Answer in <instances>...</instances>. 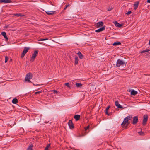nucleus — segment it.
<instances>
[{"label":"nucleus","mask_w":150,"mask_h":150,"mask_svg":"<svg viewBox=\"0 0 150 150\" xmlns=\"http://www.w3.org/2000/svg\"><path fill=\"white\" fill-rule=\"evenodd\" d=\"M126 63H125L123 61L120 59H118L116 62L115 67H119L122 66L123 68L125 67L126 65Z\"/></svg>","instance_id":"f257e3e1"},{"label":"nucleus","mask_w":150,"mask_h":150,"mask_svg":"<svg viewBox=\"0 0 150 150\" xmlns=\"http://www.w3.org/2000/svg\"><path fill=\"white\" fill-rule=\"evenodd\" d=\"M132 118V116L130 115L127 116L124 118L123 121L121 124V125L123 127H125V125L126 124L127 122H128L129 120L131 119Z\"/></svg>","instance_id":"f03ea898"},{"label":"nucleus","mask_w":150,"mask_h":150,"mask_svg":"<svg viewBox=\"0 0 150 150\" xmlns=\"http://www.w3.org/2000/svg\"><path fill=\"white\" fill-rule=\"evenodd\" d=\"M132 118V116L130 115L127 116L124 118L123 121L121 124V125L123 127H125V125L126 124L127 122H128L129 120L131 119Z\"/></svg>","instance_id":"7ed1b4c3"},{"label":"nucleus","mask_w":150,"mask_h":150,"mask_svg":"<svg viewBox=\"0 0 150 150\" xmlns=\"http://www.w3.org/2000/svg\"><path fill=\"white\" fill-rule=\"evenodd\" d=\"M33 77V74L31 73H29L27 74L25 77V81L28 82H31L30 79Z\"/></svg>","instance_id":"20e7f679"},{"label":"nucleus","mask_w":150,"mask_h":150,"mask_svg":"<svg viewBox=\"0 0 150 150\" xmlns=\"http://www.w3.org/2000/svg\"><path fill=\"white\" fill-rule=\"evenodd\" d=\"M38 54V50H35L34 51V53L33 54L31 59L30 60L31 62H32L34 60L35 58Z\"/></svg>","instance_id":"39448f33"},{"label":"nucleus","mask_w":150,"mask_h":150,"mask_svg":"<svg viewBox=\"0 0 150 150\" xmlns=\"http://www.w3.org/2000/svg\"><path fill=\"white\" fill-rule=\"evenodd\" d=\"M29 49L30 48L29 47H25L24 48V49L21 54V58H23L24 57Z\"/></svg>","instance_id":"423d86ee"},{"label":"nucleus","mask_w":150,"mask_h":150,"mask_svg":"<svg viewBox=\"0 0 150 150\" xmlns=\"http://www.w3.org/2000/svg\"><path fill=\"white\" fill-rule=\"evenodd\" d=\"M148 120V116L147 115H144L143 116V120L142 122V125L145 126L146 124V123Z\"/></svg>","instance_id":"0eeeda50"},{"label":"nucleus","mask_w":150,"mask_h":150,"mask_svg":"<svg viewBox=\"0 0 150 150\" xmlns=\"http://www.w3.org/2000/svg\"><path fill=\"white\" fill-rule=\"evenodd\" d=\"M68 124L69 128L71 129H72L74 128V126L71 120H69V121Z\"/></svg>","instance_id":"6e6552de"},{"label":"nucleus","mask_w":150,"mask_h":150,"mask_svg":"<svg viewBox=\"0 0 150 150\" xmlns=\"http://www.w3.org/2000/svg\"><path fill=\"white\" fill-rule=\"evenodd\" d=\"M138 118L137 116H136L133 118L132 124L134 125L136 124L138 122Z\"/></svg>","instance_id":"1a4fd4ad"},{"label":"nucleus","mask_w":150,"mask_h":150,"mask_svg":"<svg viewBox=\"0 0 150 150\" xmlns=\"http://www.w3.org/2000/svg\"><path fill=\"white\" fill-rule=\"evenodd\" d=\"M115 105L118 108H120L123 109L124 108L120 104H119V102L118 101H116L115 102Z\"/></svg>","instance_id":"9d476101"},{"label":"nucleus","mask_w":150,"mask_h":150,"mask_svg":"<svg viewBox=\"0 0 150 150\" xmlns=\"http://www.w3.org/2000/svg\"><path fill=\"white\" fill-rule=\"evenodd\" d=\"M12 2L11 0H0V3H8Z\"/></svg>","instance_id":"9b49d317"},{"label":"nucleus","mask_w":150,"mask_h":150,"mask_svg":"<svg viewBox=\"0 0 150 150\" xmlns=\"http://www.w3.org/2000/svg\"><path fill=\"white\" fill-rule=\"evenodd\" d=\"M129 91L131 92V95L135 96L137 93V92L133 89H131Z\"/></svg>","instance_id":"f8f14e48"},{"label":"nucleus","mask_w":150,"mask_h":150,"mask_svg":"<svg viewBox=\"0 0 150 150\" xmlns=\"http://www.w3.org/2000/svg\"><path fill=\"white\" fill-rule=\"evenodd\" d=\"M13 15L15 16L20 17H24L25 16V15H22L21 13H15Z\"/></svg>","instance_id":"ddd939ff"},{"label":"nucleus","mask_w":150,"mask_h":150,"mask_svg":"<svg viewBox=\"0 0 150 150\" xmlns=\"http://www.w3.org/2000/svg\"><path fill=\"white\" fill-rule=\"evenodd\" d=\"M105 27H103L97 30H96L95 31L96 32H99L103 31V30H105Z\"/></svg>","instance_id":"4468645a"},{"label":"nucleus","mask_w":150,"mask_h":150,"mask_svg":"<svg viewBox=\"0 0 150 150\" xmlns=\"http://www.w3.org/2000/svg\"><path fill=\"white\" fill-rule=\"evenodd\" d=\"M104 23L102 21H100L99 22H98L97 23V26L98 27H99L100 26H103V25Z\"/></svg>","instance_id":"2eb2a0df"},{"label":"nucleus","mask_w":150,"mask_h":150,"mask_svg":"<svg viewBox=\"0 0 150 150\" xmlns=\"http://www.w3.org/2000/svg\"><path fill=\"white\" fill-rule=\"evenodd\" d=\"M1 34L3 35L4 38L6 40H8V38L6 36V33L5 32H2L1 33Z\"/></svg>","instance_id":"dca6fc26"},{"label":"nucleus","mask_w":150,"mask_h":150,"mask_svg":"<svg viewBox=\"0 0 150 150\" xmlns=\"http://www.w3.org/2000/svg\"><path fill=\"white\" fill-rule=\"evenodd\" d=\"M115 25L116 26L118 27H120L122 25V24H120L118 23L117 21H115L114 23Z\"/></svg>","instance_id":"f3484780"},{"label":"nucleus","mask_w":150,"mask_h":150,"mask_svg":"<svg viewBox=\"0 0 150 150\" xmlns=\"http://www.w3.org/2000/svg\"><path fill=\"white\" fill-rule=\"evenodd\" d=\"M80 116L79 115H75L74 117V118L76 120V121L78 120L80 118Z\"/></svg>","instance_id":"a211bd4d"},{"label":"nucleus","mask_w":150,"mask_h":150,"mask_svg":"<svg viewBox=\"0 0 150 150\" xmlns=\"http://www.w3.org/2000/svg\"><path fill=\"white\" fill-rule=\"evenodd\" d=\"M56 11H47L46 12V13L49 15H52L54 13H55Z\"/></svg>","instance_id":"6ab92c4d"},{"label":"nucleus","mask_w":150,"mask_h":150,"mask_svg":"<svg viewBox=\"0 0 150 150\" xmlns=\"http://www.w3.org/2000/svg\"><path fill=\"white\" fill-rule=\"evenodd\" d=\"M77 54L78 55L79 57V58H80L81 59H82L83 58V55L82 53L81 52L79 51Z\"/></svg>","instance_id":"aec40b11"},{"label":"nucleus","mask_w":150,"mask_h":150,"mask_svg":"<svg viewBox=\"0 0 150 150\" xmlns=\"http://www.w3.org/2000/svg\"><path fill=\"white\" fill-rule=\"evenodd\" d=\"M18 101V100L16 98H14L13 99L12 101V103L13 104H16L17 103Z\"/></svg>","instance_id":"412c9836"},{"label":"nucleus","mask_w":150,"mask_h":150,"mask_svg":"<svg viewBox=\"0 0 150 150\" xmlns=\"http://www.w3.org/2000/svg\"><path fill=\"white\" fill-rule=\"evenodd\" d=\"M33 147V145L32 144H31L29 145L27 150H33L32 148Z\"/></svg>","instance_id":"4be33fe9"},{"label":"nucleus","mask_w":150,"mask_h":150,"mask_svg":"<svg viewBox=\"0 0 150 150\" xmlns=\"http://www.w3.org/2000/svg\"><path fill=\"white\" fill-rule=\"evenodd\" d=\"M78 57H76L75 58V64H78Z\"/></svg>","instance_id":"5701e85b"},{"label":"nucleus","mask_w":150,"mask_h":150,"mask_svg":"<svg viewBox=\"0 0 150 150\" xmlns=\"http://www.w3.org/2000/svg\"><path fill=\"white\" fill-rule=\"evenodd\" d=\"M121 44V43L120 42H116L114 43L113 44V45L114 46L118 45Z\"/></svg>","instance_id":"b1692460"},{"label":"nucleus","mask_w":150,"mask_h":150,"mask_svg":"<svg viewBox=\"0 0 150 150\" xmlns=\"http://www.w3.org/2000/svg\"><path fill=\"white\" fill-rule=\"evenodd\" d=\"M149 51V49H146L145 50H143L142 51H140V53H144L146 52H148Z\"/></svg>","instance_id":"393cba45"},{"label":"nucleus","mask_w":150,"mask_h":150,"mask_svg":"<svg viewBox=\"0 0 150 150\" xmlns=\"http://www.w3.org/2000/svg\"><path fill=\"white\" fill-rule=\"evenodd\" d=\"M76 86L77 87H81L82 86V84L80 83H77L76 84Z\"/></svg>","instance_id":"a878e982"},{"label":"nucleus","mask_w":150,"mask_h":150,"mask_svg":"<svg viewBox=\"0 0 150 150\" xmlns=\"http://www.w3.org/2000/svg\"><path fill=\"white\" fill-rule=\"evenodd\" d=\"M139 2H138L136 4H134V6H135V7L134 8V9H136L138 7V5H139Z\"/></svg>","instance_id":"bb28decb"},{"label":"nucleus","mask_w":150,"mask_h":150,"mask_svg":"<svg viewBox=\"0 0 150 150\" xmlns=\"http://www.w3.org/2000/svg\"><path fill=\"white\" fill-rule=\"evenodd\" d=\"M146 56L150 57V50H149V51L147 52V54H146Z\"/></svg>","instance_id":"cd10ccee"},{"label":"nucleus","mask_w":150,"mask_h":150,"mask_svg":"<svg viewBox=\"0 0 150 150\" xmlns=\"http://www.w3.org/2000/svg\"><path fill=\"white\" fill-rule=\"evenodd\" d=\"M139 134L141 136H143L144 135V132L142 131H140L138 132Z\"/></svg>","instance_id":"c85d7f7f"},{"label":"nucleus","mask_w":150,"mask_h":150,"mask_svg":"<svg viewBox=\"0 0 150 150\" xmlns=\"http://www.w3.org/2000/svg\"><path fill=\"white\" fill-rule=\"evenodd\" d=\"M8 59V58L7 56H6L5 57V63H6Z\"/></svg>","instance_id":"c756f323"},{"label":"nucleus","mask_w":150,"mask_h":150,"mask_svg":"<svg viewBox=\"0 0 150 150\" xmlns=\"http://www.w3.org/2000/svg\"><path fill=\"white\" fill-rule=\"evenodd\" d=\"M90 126L88 125L86 127H85L84 129L85 131H87L88 129L89 128Z\"/></svg>","instance_id":"7c9ffc66"},{"label":"nucleus","mask_w":150,"mask_h":150,"mask_svg":"<svg viewBox=\"0 0 150 150\" xmlns=\"http://www.w3.org/2000/svg\"><path fill=\"white\" fill-rule=\"evenodd\" d=\"M64 85L67 86L68 87L70 88V86L69 83H65Z\"/></svg>","instance_id":"2f4dec72"},{"label":"nucleus","mask_w":150,"mask_h":150,"mask_svg":"<svg viewBox=\"0 0 150 150\" xmlns=\"http://www.w3.org/2000/svg\"><path fill=\"white\" fill-rule=\"evenodd\" d=\"M48 40V38H46L45 39H41L39 40V41H43L46 40Z\"/></svg>","instance_id":"473e14b6"},{"label":"nucleus","mask_w":150,"mask_h":150,"mask_svg":"<svg viewBox=\"0 0 150 150\" xmlns=\"http://www.w3.org/2000/svg\"><path fill=\"white\" fill-rule=\"evenodd\" d=\"M108 110L105 109V113L107 114V115H110V114L108 113Z\"/></svg>","instance_id":"72a5a7b5"},{"label":"nucleus","mask_w":150,"mask_h":150,"mask_svg":"<svg viewBox=\"0 0 150 150\" xmlns=\"http://www.w3.org/2000/svg\"><path fill=\"white\" fill-rule=\"evenodd\" d=\"M130 123V122L128 121V122H127L126 124V125L125 126V128L126 129H127V126L128 125H129V124Z\"/></svg>","instance_id":"f704fd0d"},{"label":"nucleus","mask_w":150,"mask_h":150,"mask_svg":"<svg viewBox=\"0 0 150 150\" xmlns=\"http://www.w3.org/2000/svg\"><path fill=\"white\" fill-rule=\"evenodd\" d=\"M42 93V91H39L38 92H36L35 93V94L36 95L37 94H39Z\"/></svg>","instance_id":"c9c22d12"},{"label":"nucleus","mask_w":150,"mask_h":150,"mask_svg":"<svg viewBox=\"0 0 150 150\" xmlns=\"http://www.w3.org/2000/svg\"><path fill=\"white\" fill-rule=\"evenodd\" d=\"M132 13V12L131 11H129L128 12H127V13H126V14L127 15H129V14H130Z\"/></svg>","instance_id":"e433bc0d"},{"label":"nucleus","mask_w":150,"mask_h":150,"mask_svg":"<svg viewBox=\"0 0 150 150\" xmlns=\"http://www.w3.org/2000/svg\"><path fill=\"white\" fill-rule=\"evenodd\" d=\"M53 92L55 93H58V91L55 90H53Z\"/></svg>","instance_id":"4c0bfd02"},{"label":"nucleus","mask_w":150,"mask_h":150,"mask_svg":"<svg viewBox=\"0 0 150 150\" xmlns=\"http://www.w3.org/2000/svg\"><path fill=\"white\" fill-rule=\"evenodd\" d=\"M50 146V144H48L45 147L46 148H47L48 149L49 147Z\"/></svg>","instance_id":"58836bf2"},{"label":"nucleus","mask_w":150,"mask_h":150,"mask_svg":"<svg viewBox=\"0 0 150 150\" xmlns=\"http://www.w3.org/2000/svg\"><path fill=\"white\" fill-rule=\"evenodd\" d=\"M110 108V106H108L107 108H106V109L107 110H108V109H109V108Z\"/></svg>","instance_id":"ea45409f"},{"label":"nucleus","mask_w":150,"mask_h":150,"mask_svg":"<svg viewBox=\"0 0 150 150\" xmlns=\"http://www.w3.org/2000/svg\"><path fill=\"white\" fill-rule=\"evenodd\" d=\"M112 8H108L107 11H110L111 10H112Z\"/></svg>","instance_id":"a19ab883"},{"label":"nucleus","mask_w":150,"mask_h":150,"mask_svg":"<svg viewBox=\"0 0 150 150\" xmlns=\"http://www.w3.org/2000/svg\"><path fill=\"white\" fill-rule=\"evenodd\" d=\"M8 27V25H6L5 26V28H7Z\"/></svg>","instance_id":"79ce46f5"},{"label":"nucleus","mask_w":150,"mask_h":150,"mask_svg":"<svg viewBox=\"0 0 150 150\" xmlns=\"http://www.w3.org/2000/svg\"><path fill=\"white\" fill-rule=\"evenodd\" d=\"M45 150H48V149L47 148L45 147Z\"/></svg>","instance_id":"37998d69"},{"label":"nucleus","mask_w":150,"mask_h":150,"mask_svg":"<svg viewBox=\"0 0 150 150\" xmlns=\"http://www.w3.org/2000/svg\"><path fill=\"white\" fill-rule=\"evenodd\" d=\"M147 2L148 3H150V0H147Z\"/></svg>","instance_id":"c03bdc74"},{"label":"nucleus","mask_w":150,"mask_h":150,"mask_svg":"<svg viewBox=\"0 0 150 150\" xmlns=\"http://www.w3.org/2000/svg\"><path fill=\"white\" fill-rule=\"evenodd\" d=\"M33 85H36V86H38V85H40L39 84H33Z\"/></svg>","instance_id":"a18cd8bd"},{"label":"nucleus","mask_w":150,"mask_h":150,"mask_svg":"<svg viewBox=\"0 0 150 150\" xmlns=\"http://www.w3.org/2000/svg\"><path fill=\"white\" fill-rule=\"evenodd\" d=\"M149 45H150V40H149Z\"/></svg>","instance_id":"49530a36"},{"label":"nucleus","mask_w":150,"mask_h":150,"mask_svg":"<svg viewBox=\"0 0 150 150\" xmlns=\"http://www.w3.org/2000/svg\"><path fill=\"white\" fill-rule=\"evenodd\" d=\"M66 8H67L65 7V8H64V10H66Z\"/></svg>","instance_id":"de8ad7c7"},{"label":"nucleus","mask_w":150,"mask_h":150,"mask_svg":"<svg viewBox=\"0 0 150 150\" xmlns=\"http://www.w3.org/2000/svg\"><path fill=\"white\" fill-rule=\"evenodd\" d=\"M69 4H68V5H66V6H67V7H68V6H69Z\"/></svg>","instance_id":"09e8293b"},{"label":"nucleus","mask_w":150,"mask_h":150,"mask_svg":"<svg viewBox=\"0 0 150 150\" xmlns=\"http://www.w3.org/2000/svg\"><path fill=\"white\" fill-rule=\"evenodd\" d=\"M54 41V42H56V43H57V42H56L55 41Z\"/></svg>","instance_id":"8fccbe9b"},{"label":"nucleus","mask_w":150,"mask_h":150,"mask_svg":"<svg viewBox=\"0 0 150 150\" xmlns=\"http://www.w3.org/2000/svg\"><path fill=\"white\" fill-rule=\"evenodd\" d=\"M65 7H66V8H67V6H66Z\"/></svg>","instance_id":"3c124183"}]
</instances>
